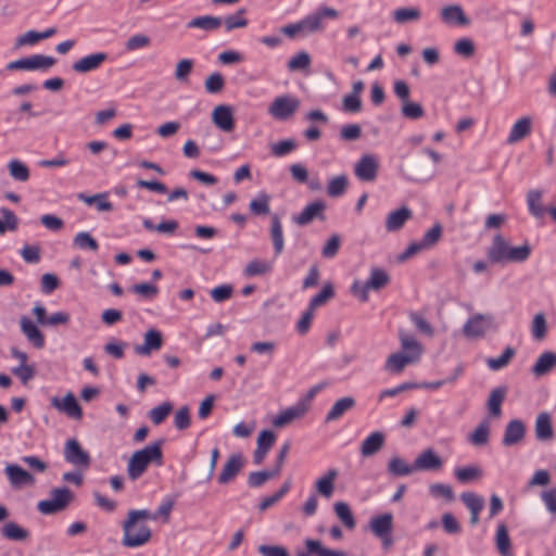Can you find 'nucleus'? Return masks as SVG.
Masks as SVG:
<instances>
[{
    "label": "nucleus",
    "mask_w": 556,
    "mask_h": 556,
    "mask_svg": "<svg viewBox=\"0 0 556 556\" xmlns=\"http://www.w3.org/2000/svg\"><path fill=\"white\" fill-rule=\"evenodd\" d=\"M151 45V38L146 34H136L130 36L125 42V50L132 52L148 48Z\"/></svg>",
    "instance_id": "58"
},
{
    "label": "nucleus",
    "mask_w": 556,
    "mask_h": 556,
    "mask_svg": "<svg viewBox=\"0 0 556 556\" xmlns=\"http://www.w3.org/2000/svg\"><path fill=\"white\" fill-rule=\"evenodd\" d=\"M507 394V387L501 386L493 389L489 395L486 406L492 417H500L502 415V404Z\"/></svg>",
    "instance_id": "34"
},
{
    "label": "nucleus",
    "mask_w": 556,
    "mask_h": 556,
    "mask_svg": "<svg viewBox=\"0 0 556 556\" xmlns=\"http://www.w3.org/2000/svg\"><path fill=\"white\" fill-rule=\"evenodd\" d=\"M416 364L407 354L395 352L390 354L384 363V370L390 374H401L406 366Z\"/></svg>",
    "instance_id": "32"
},
{
    "label": "nucleus",
    "mask_w": 556,
    "mask_h": 556,
    "mask_svg": "<svg viewBox=\"0 0 556 556\" xmlns=\"http://www.w3.org/2000/svg\"><path fill=\"white\" fill-rule=\"evenodd\" d=\"M244 465V459L241 454H232L228 457L220 473L217 477L219 484L230 483L237 475L241 471Z\"/></svg>",
    "instance_id": "17"
},
{
    "label": "nucleus",
    "mask_w": 556,
    "mask_h": 556,
    "mask_svg": "<svg viewBox=\"0 0 556 556\" xmlns=\"http://www.w3.org/2000/svg\"><path fill=\"white\" fill-rule=\"evenodd\" d=\"M454 473L458 482L469 483L479 480L482 477L483 471L478 465H469L456 468Z\"/></svg>",
    "instance_id": "41"
},
{
    "label": "nucleus",
    "mask_w": 556,
    "mask_h": 556,
    "mask_svg": "<svg viewBox=\"0 0 556 556\" xmlns=\"http://www.w3.org/2000/svg\"><path fill=\"white\" fill-rule=\"evenodd\" d=\"M384 445V434L380 431L370 433L361 444V455L370 457L377 454Z\"/></svg>",
    "instance_id": "30"
},
{
    "label": "nucleus",
    "mask_w": 556,
    "mask_h": 556,
    "mask_svg": "<svg viewBox=\"0 0 556 556\" xmlns=\"http://www.w3.org/2000/svg\"><path fill=\"white\" fill-rule=\"evenodd\" d=\"M391 281L390 275L387 270L372 267L370 270L369 278L364 282L365 290L369 291H379L386 288Z\"/></svg>",
    "instance_id": "28"
},
{
    "label": "nucleus",
    "mask_w": 556,
    "mask_h": 556,
    "mask_svg": "<svg viewBox=\"0 0 556 556\" xmlns=\"http://www.w3.org/2000/svg\"><path fill=\"white\" fill-rule=\"evenodd\" d=\"M108 60L105 52H97L86 55L73 63V71L79 74H86L98 70Z\"/></svg>",
    "instance_id": "20"
},
{
    "label": "nucleus",
    "mask_w": 556,
    "mask_h": 556,
    "mask_svg": "<svg viewBox=\"0 0 556 556\" xmlns=\"http://www.w3.org/2000/svg\"><path fill=\"white\" fill-rule=\"evenodd\" d=\"M223 24V20L217 16L204 15L197 16L188 22V28H200L206 31L216 30Z\"/></svg>",
    "instance_id": "40"
},
{
    "label": "nucleus",
    "mask_w": 556,
    "mask_h": 556,
    "mask_svg": "<svg viewBox=\"0 0 556 556\" xmlns=\"http://www.w3.org/2000/svg\"><path fill=\"white\" fill-rule=\"evenodd\" d=\"M174 505H175V502L172 498L166 497L161 503V505L159 506V508L155 513H152L149 510L150 517H148V518L152 521H156V520L161 519L164 523H167L170 519V513L174 508Z\"/></svg>",
    "instance_id": "51"
},
{
    "label": "nucleus",
    "mask_w": 556,
    "mask_h": 556,
    "mask_svg": "<svg viewBox=\"0 0 556 556\" xmlns=\"http://www.w3.org/2000/svg\"><path fill=\"white\" fill-rule=\"evenodd\" d=\"M531 331L535 340H543L546 337L547 324L543 313H538L533 317Z\"/></svg>",
    "instance_id": "61"
},
{
    "label": "nucleus",
    "mask_w": 556,
    "mask_h": 556,
    "mask_svg": "<svg viewBox=\"0 0 556 556\" xmlns=\"http://www.w3.org/2000/svg\"><path fill=\"white\" fill-rule=\"evenodd\" d=\"M269 202L270 197L267 193L261 192L250 202L249 208L254 215H267L270 211Z\"/></svg>",
    "instance_id": "52"
},
{
    "label": "nucleus",
    "mask_w": 556,
    "mask_h": 556,
    "mask_svg": "<svg viewBox=\"0 0 556 556\" xmlns=\"http://www.w3.org/2000/svg\"><path fill=\"white\" fill-rule=\"evenodd\" d=\"M535 438L539 441H549L554 438V429L552 425V418L548 413H541L535 419Z\"/></svg>",
    "instance_id": "33"
},
{
    "label": "nucleus",
    "mask_w": 556,
    "mask_h": 556,
    "mask_svg": "<svg viewBox=\"0 0 556 556\" xmlns=\"http://www.w3.org/2000/svg\"><path fill=\"white\" fill-rule=\"evenodd\" d=\"M339 471L336 468H330L325 475L315 481L316 492L325 498H330L333 495L334 482L338 478Z\"/></svg>",
    "instance_id": "25"
},
{
    "label": "nucleus",
    "mask_w": 556,
    "mask_h": 556,
    "mask_svg": "<svg viewBox=\"0 0 556 556\" xmlns=\"http://www.w3.org/2000/svg\"><path fill=\"white\" fill-rule=\"evenodd\" d=\"M300 100L290 94H282L273 100L268 113L276 121L290 119L300 108Z\"/></svg>",
    "instance_id": "5"
},
{
    "label": "nucleus",
    "mask_w": 556,
    "mask_h": 556,
    "mask_svg": "<svg viewBox=\"0 0 556 556\" xmlns=\"http://www.w3.org/2000/svg\"><path fill=\"white\" fill-rule=\"evenodd\" d=\"M356 401L352 396H344L334 402L325 417V422H332L340 419L346 412L353 409Z\"/></svg>",
    "instance_id": "29"
},
{
    "label": "nucleus",
    "mask_w": 556,
    "mask_h": 556,
    "mask_svg": "<svg viewBox=\"0 0 556 556\" xmlns=\"http://www.w3.org/2000/svg\"><path fill=\"white\" fill-rule=\"evenodd\" d=\"M270 239L273 241L275 255H280L285 249V238L280 217L276 214L271 216Z\"/></svg>",
    "instance_id": "35"
},
{
    "label": "nucleus",
    "mask_w": 556,
    "mask_h": 556,
    "mask_svg": "<svg viewBox=\"0 0 556 556\" xmlns=\"http://www.w3.org/2000/svg\"><path fill=\"white\" fill-rule=\"evenodd\" d=\"M149 509H130L122 522V545L127 548H136L151 541L152 530L147 521L150 520Z\"/></svg>",
    "instance_id": "1"
},
{
    "label": "nucleus",
    "mask_w": 556,
    "mask_h": 556,
    "mask_svg": "<svg viewBox=\"0 0 556 556\" xmlns=\"http://www.w3.org/2000/svg\"><path fill=\"white\" fill-rule=\"evenodd\" d=\"M212 121L216 127L225 132H230L235 128L233 113L228 105H217L212 112Z\"/></svg>",
    "instance_id": "21"
},
{
    "label": "nucleus",
    "mask_w": 556,
    "mask_h": 556,
    "mask_svg": "<svg viewBox=\"0 0 556 556\" xmlns=\"http://www.w3.org/2000/svg\"><path fill=\"white\" fill-rule=\"evenodd\" d=\"M421 12L417 8H400L393 12V18L397 24L418 21Z\"/></svg>",
    "instance_id": "53"
},
{
    "label": "nucleus",
    "mask_w": 556,
    "mask_h": 556,
    "mask_svg": "<svg viewBox=\"0 0 556 556\" xmlns=\"http://www.w3.org/2000/svg\"><path fill=\"white\" fill-rule=\"evenodd\" d=\"M533 119L531 116H522L517 119L511 126L506 142L508 144H515L526 139L532 132Z\"/></svg>",
    "instance_id": "18"
},
{
    "label": "nucleus",
    "mask_w": 556,
    "mask_h": 556,
    "mask_svg": "<svg viewBox=\"0 0 556 556\" xmlns=\"http://www.w3.org/2000/svg\"><path fill=\"white\" fill-rule=\"evenodd\" d=\"M245 10L240 9L235 14L228 15L223 20L227 31H231L236 28H243L248 25V20L244 17Z\"/></svg>",
    "instance_id": "55"
},
{
    "label": "nucleus",
    "mask_w": 556,
    "mask_h": 556,
    "mask_svg": "<svg viewBox=\"0 0 556 556\" xmlns=\"http://www.w3.org/2000/svg\"><path fill=\"white\" fill-rule=\"evenodd\" d=\"M162 444L163 441L159 440L131 454L126 469L127 476L131 481L138 480L151 464H162Z\"/></svg>",
    "instance_id": "3"
},
{
    "label": "nucleus",
    "mask_w": 556,
    "mask_h": 556,
    "mask_svg": "<svg viewBox=\"0 0 556 556\" xmlns=\"http://www.w3.org/2000/svg\"><path fill=\"white\" fill-rule=\"evenodd\" d=\"M162 344V333L159 330L150 329L144 333L143 343L136 345L134 350L138 355H150L151 352L160 350Z\"/></svg>",
    "instance_id": "24"
},
{
    "label": "nucleus",
    "mask_w": 556,
    "mask_h": 556,
    "mask_svg": "<svg viewBox=\"0 0 556 556\" xmlns=\"http://www.w3.org/2000/svg\"><path fill=\"white\" fill-rule=\"evenodd\" d=\"M495 545L502 556H513L511 542L505 523H500L495 533Z\"/></svg>",
    "instance_id": "37"
},
{
    "label": "nucleus",
    "mask_w": 556,
    "mask_h": 556,
    "mask_svg": "<svg viewBox=\"0 0 556 556\" xmlns=\"http://www.w3.org/2000/svg\"><path fill=\"white\" fill-rule=\"evenodd\" d=\"M194 62L191 59H181L175 67V79L180 83L188 81V77L193 70Z\"/></svg>",
    "instance_id": "59"
},
{
    "label": "nucleus",
    "mask_w": 556,
    "mask_h": 556,
    "mask_svg": "<svg viewBox=\"0 0 556 556\" xmlns=\"http://www.w3.org/2000/svg\"><path fill=\"white\" fill-rule=\"evenodd\" d=\"M399 340L402 348V353L407 354L412 359L418 363L424 354L422 344L404 329L399 330Z\"/></svg>",
    "instance_id": "16"
},
{
    "label": "nucleus",
    "mask_w": 556,
    "mask_h": 556,
    "mask_svg": "<svg viewBox=\"0 0 556 556\" xmlns=\"http://www.w3.org/2000/svg\"><path fill=\"white\" fill-rule=\"evenodd\" d=\"M271 263L267 261H258L254 260L248 263L245 266L244 273L247 276H258L267 274L271 270Z\"/></svg>",
    "instance_id": "62"
},
{
    "label": "nucleus",
    "mask_w": 556,
    "mask_h": 556,
    "mask_svg": "<svg viewBox=\"0 0 556 556\" xmlns=\"http://www.w3.org/2000/svg\"><path fill=\"white\" fill-rule=\"evenodd\" d=\"M415 469V463L413 465L407 464L403 458L393 456L388 463V472L394 477H404L412 475Z\"/></svg>",
    "instance_id": "39"
},
{
    "label": "nucleus",
    "mask_w": 556,
    "mask_h": 556,
    "mask_svg": "<svg viewBox=\"0 0 556 556\" xmlns=\"http://www.w3.org/2000/svg\"><path fill=\"white\" fill-rule=\"evenodd\" d=\"M369 529L376 538L381 540L384 548H389L393 544V515L391 513L371 518Z\"/></svg>",
    "instance_id": "6"
},
{
    "label": "nucleus",
    "mask_w": 556,
    "mask_h": 556,
    "mask_svg": "<svg viewBox=\"0 0 556 556\" xmlns=\"http://www.w3.org/2000/svg\"><path fill=\"white\" fill-rule=\"evenodd\" d=\"M290 488H291V479H287L275 494L264 497L260 502L258 509L261 511H265L266 509H268L269 507L275 505L289 492Z\"/></svg>",
    "instance_id": "49"
},
{
    "label": "nucleus",
    "mask_w": 556,
    "mask_h": 556,
    "mask_svg": "<svg viewBox=\"0 0 556 556\" xmlns=\"http://www.w3.org/2000/svg\"><path fill=\"white\" fill-rule=\"evenodd\" d=\"M0 213L3 216V219H0V235L5 233L8 230H16L18 225V218L16 215L7 207H2Z\"/></svg>",
    "instance_id": "56"
},
{
    "label": "nucleus",
    "mask_w": 556,
    "mask_h": 556,
    "mask_svg": "<svg viewBox=\"0 0 556 556\" xmlns=\"http://www.w3.org/2000/svg\"><path fill=\"white\" fill-rule=\"evenodd\" d=\"M494 328V317L491 314H476L463 326V333L469 339L481 338Z\"/></svg>",
    "instance_id": "7"
},
{
    "label": "nucleus",
    "mask_w": 556,
    "mask_h": 556,
    "mask_svg": "<svg viewBox=\"0 0 556 556\" xmlns=\"http://www.w3.org/2000/svg\"><path fill=\"white\" fill-rule=\"evenodd\" d=\"M4 473L13 490L34 486L36 483V478L17 464H7Z\"/></svg>",
    "instance_id": "10"
},
{
    "label": "nucleus",
    "mask_w": 556,
    "mask_h": 556,
    "mask_svg": "<svg viewBox=\"0 0 556 556\" xmlns=\"http://www.w3.org/2000/svg\"><path fill=\"white\" fill-rule=\"evenodd\" d=\"M490 425L489 421H481L470 433L468 440L472 445L483 446L489 442Z\"/></svg>",
    "instance_id": "46"
},
{
    "label": "nucleus",
    "mask_w": 556,
    "mask_h": 556,
    "mask_svg": "<svg viewBox=\"0 0 556 556\" xmlns=\"http://www.w3.org/2000/svg\"><path fill=\"white\" fill-rule=\"evenodd\" d=\"M338 11L323 7L316 12L306 15L303 20L300 21L302 31L304 35H309L313 33L321 31L324 29V18H337Z\"/></svg>",
    "instance_id": "9"
},
{
    "label": "nucleus",
    "mask_w": 556,
    "mask_h": 556,
    "mask_svg": "<svg viewBox=\"0 0 556 556\" xmlns=\"http://www.w3.org/2000/svg\"><path fill=\"white\" fill-rule=\"evenodd\" d=\"M311 65V56L307 52L301 51L288 62V70L291 72L307 70Z\"/></svg>",
    "instance_id": "60"
},
{
    "label": "nucleus",
    "mask_w": 556,
    "mask_h": 556,
    "mask_svg": "<svg viewBox=\"0 0 556 556\" xmlns=\"http://www.w3.org/2000/svg\"><path fill=\"white\" fill-rule=\"evenodd\" d=\"M1 534L8 540L25 541L29 538V531L22 528L14 521L7 522L1 528Z\"/></svg>",
    "instance_id": "42"
},
{
    "label": "nucleus",
    "mask_w": 556,
    "mask_h": 556,
    "mask_svg": "<svg viewBox=\"0 0 556 556\" xmlns=\"http://www.w3.org/2000/svg\"><path fill=\"white\" fill-rule=\"evenodd\" d=\"M51 498L38 502L37 509L43 515H53L64 510L73 501L74 495L66 486L52 489Z\"/></svg>",
    "instance_id": "4"
},
{
    "label": "nucleus",
    "mask_w": 556,
    "mask_h": 556,
    "mask_svg": "<svg viewBox=\"0 0 556 556\" xmlns=\"http://www.w3.org/2000/svg\"><path fill=\"white\" fill-rule=\"evenodd\" d=\"M10 176L21 182H26L30 177L29 168L25 163L17 159H13L8 163Z\"/></svg>",
    "instance_id": "45"
},
{
    "label": "nucleus",
    "mask_w": 556,
    "mask_h": 556,
    "mask_svg": "<svg viewBox=\"0 0 556 556\" xmlns=\"http://www.w3.org/2000/svg\"><path fill=\"white\" fill-rule=\"evenodd\" d=\"M51 405L72 419L80 420L83 418V409L72 392H67L62 399L52 397Z\"/></svg>",
    "instance_id": "12"
},
{
    "label": "nucleus",
    "mask_w": 556,
    "mask_h": 556,
    "mask_svg": "<svg viewBox=\"0 0 556 556\" xmlns=\"http://www.w3.org/2000/svg\"><path fill=\"white\" fill-rule=\"evenodd\" d=\"M379 168L378 159L372 154H364L355 164L354 173L363 181H374Z\"/></svg>",
    "instance_id": "14"
},
{
    "label": "nucleus",
    "mask_w": 556,
    "mask_h": 556,
    "mask_svg": "<svg viewBox=\"0 0 556 556\" xmlns=\"http://www.w3.org/2000/svg\"><path fill=\"white\" fill-rule=\"evenodd\" d=\"M55 64V59L50 55L34 54L18 59L7 64L8 71H36L48 70Z\"/></svg>",
    "instance_id": "8"
},
{
    "label": "nucleus",
    "mask_w": 556,
    "mask_h": 556,
    "mask_svg": "<svg viewBox=\"0 0 556 556\" xmlns=\"http://www.w3.org/2000/svg\"><path fill=\"white\" fill-rule=\"evenodd\" d=\"M304 545L306 551H298L295 556H346L345 552L328 548L318 540L306 539Z\"/></svg>",
    "instance_id": "22"
},
{
    "label": "nucleus",
    "mask_w": 556,
    "mask_h": 556,
    "mask_svg": "<svg viewBox=\"0 0 556 556\" xmlns=\"http://www.w3.org/2000/svg\"><path fill=\"white\" fill-rule=\"evenodd\" d=\"M64 458L67 463L76 466L88 468L90 465V455L85 451L80 443L75 439H70L65 443Z\"/></svg>",
    "instance_id": "11"
},
{
    "label": "nucleus",
    "mask_w": 556,
    "mask_h": 556,
    "mask_svg": "<svg viewBox=\"0 0 556 556\" xmlns=\"http://www.w3.org/2000/svg\"><path fill=\"white\" fill-rule=\"evenodd\" d=\"M333 510L336 513V516L345 526V528H348L349 530H352L356 527V520H355L348 503H345V502L334 503Z\"/></svg>",
    "instance_id": "44"
},
{
    "label": "nucleus",
    "mask_w": 556,
    "mask_h": 556,
    "mask_svg": "<svg viewBox=\"0 0 556 556\" xmlns=\"http://www.w3.org/2000/svg\"><path fill=\"white\" fill-rule=\"evenodd\" d=\"M554 367H556V353L546 351L536 359L532 367V372L540 377L548 374Z\"/></svg>",
    "instance_id": "36"
},
{
    "label": "nucleus",
    "mask_w": 556,
    "mask_h": 556,
    "mask_svg": "<svg viewBox=\"0 0 556 556\" xmlns=\"http://www.w3.org/2000/svg\"><path fill=\"white\" fill-rule=\"evenodd\" d=\"M413 217V212L406 206L392 211L386 218V229L394 232L403 228L405 223Z\"/></svg>",
    "instance_id": "26"
},
{
    "label": "nucleus",
    "mask_w": 556,
    "mask_h": 556,
    "mask_svg": "<svg viewBox=\"0 0 556 556\" xmlns=\"http://www.w3.org/2000/svg\"><path fill=\"white\" fill-rule=\"evenodd\" d=\"M460 498L469 511L480 513L483 509V498L473 492H464Z\"/></svg>",
    "instance_id": "63"
},
{
    "label": "nucleus",
    "mask_w": 556,
    "mask_h": 556,
    "mask_svg": "<svg viewBox=\"0 0 556 556\" xmlns=\"http://www.w3.org/2000/svg\"><path fill=\"white\" fill-rule=\"evenodd\" d=\"M308 410V404L306 401H300L287 409L280 412L275 419L273 425L276 428H283L294 420L301 419L305 416Z\"/></svg>",
    "instance_id": "13"
},
{
    "label": "nucleus",
    "mask_w": 556,
    "mask_h": 556,
    "mask_svg": "<svg viewBox=\"0 0 556 556\" xmlns=\"http://www.w3.org/2000/svg\"><path fill=\"white\" fill-rule=\"evenodd\" d=\"M412 174L414 180L427 181L434 176V168L425 164L421 160L412 162Z\"/></svg>",
    "instance_id": "48"
},
{
    "label": "nucleus",
    "mask_w": 556,
    "mask_h": 556,
    "mask_svg": "<svg viewBox=\"0 0 556 556\" xmlns=\"http://www.w3.org/2000/svg\"><path fill=\"white\" fill-rule=\"evenodd\" d=\"M334 295L333 287L330 282L324 285L321 290L311 299L308 307L315 311L317 307L324 305Z\"/></svg>",
    "instance_id": "54"
},
{
    "label": "nucleus",
    "mask_w": 556,
    "mask_h": 556,
    "mask_svg": "<svg viewBox=\"0 0 556 556\" xmlns=\"http://www.w3.org/2000/svg\"><path fill=\"white\" fill-rule=\"evenodd\" d=\"M73 243L75 247L81 250L97 251L99 248L97 240L92 238L90 233L85 231L78 232L75 236Z\"/></svg>",
    "instance_id": "64"
},
{
    "label": "nucleus",
    "mask_w": 556,
    "mask_h": 556,
    "mask_svg": "<svg viewBox=\"0 0 556 556\" xmlns=\"http://www.w3.org/2000/svg\"><path fill=\"white\" fill-rule=\"evenodd\" d=\"M516 350L511 346H507L498 357H491L486 359L488 367L491 370H500L506 367L514 358Z\"/></svg>",
    "instance_id": "47"
},
{
    "label": "nucleus",
    "mask_w": 556,
    "mask_h": 556,
    "mask_svg": "<svg viewBox=\"0 0 556 556\" xmlns=\"http://www.w3.org/2000/svg\"><path fill=\"white\" fill-rule=\"evenodd\" d=\"M526 435V426L520 419L510 420L504 432L502 440L503 445L511 446L520 443Z\"/></svg>",
    "instance_id": "23"
},
{
    "label": "nucleus",
    "mask_w": 556,
    "mask_h": 556,
    "mask_svg": "<svg viewBox=\"0 0 556 556\" xmlns=\"http://www.w3.org/2000/svg\"><path fill=\"white\" fill-rule=\"evenodd\" d=\"M325 210L326 204L324 201H314L306 205L299 215L293 216V222L299 226H305L314 219L325 220Z\"/></svg>",
    "instance_id": "15"
},
{
    "label": "nucleus",
    "mask_w": 556,
    "mask_h": 556,
    "mask_svg": "<svg viewBox=\"0 0 556 556\" xmlns=\"http://www.w3.org/2000/svg\"><path fill=\"white\" fill-rule=\"evenodd\" d=\"M441 18L446 24H455L459 26H467L470 23L459 4L444 7L441 10Z\"/></svg>",
    "instance_id": "27"
},
{
    "label": "nucleus",
    "mask_w": 556,
    "mask_h": 556,
    "mask_svg": "<svg viewBox=\"0 0 556 556\" xmlns=\"http://www.w3.org/2000/svg\"><path fill=\"white\" fill-rule=\"evenodd\" d=\"M78 198L87 205L94 204L99 212H110L113 210L112 203L108 201L106 193H97L93 195H86L84 193H80Z\"/></svg>",
    "instance_id": "43"
},
{
    "label": "nucleus",
    "mask_w": 556,
    "mask_h": 556,
    "mask_svg": "<svg viewBox=\"0 0 556 556\" xmlns=\"http://www.w3.org/2000/svg\"><path fill=\"white\" fill-rule=\"evenodd\" d=\"M531 252L532 248L528 242L513 247L503 235L496 233L488 248L486 255L493 264L523 263L530 257Z\"/></svg>",
    "instance_id": "2"
},
{
    "label": "nucleus",
    "mask_w": 556,
    "mask_h": 556,
    "mask_svg": "<svg viewBox=\"0 0 556 556\" xmlns=\"http://www.w3.org/2000/svg\"><path fill=\"white\" fill-rule=\"evenodd\" d=\"M173 404L170 402H164L163 404L153 407L149 412V417L154 425H161L172 413Z\"/></svg>",
    "instance_id": "57"
},
{
    "label": "nucleus",
    "mask_w": 556,
    "mask_h": 556,
    "mask_svg": "<svg viewBox=\"0 0 556 556\" xmlns=\"http://www.w3.org/2000/svg\"><path fill=\"white\" fill-rule=\"evenodd\" d=\"M349 186V180L346 175H339L331 178L328 182L327 193L331 198L341 197Z\"/></svg>",
    "instance_id": "50"
},
{
    "label": "nucleus",
    "mask_w": 556,
    "mask_h": 556,
    "mask_svg": "<svg viewBox=\"0 0 556 556\" xmlns=\"http://www.w3.org/2000/svg\"><path fill=\"white\" fill-rule=\"evenodd\" d=\"M443 466V459L432 450L422 451L415 459L416 471H437Z\"/></svg>",
    "instance_id": "19"
},
{
    "label": "nucleus",
    "mask_w": 556,
    "mask_h": 556,
    "mask_svg": "<svg viewBox=\"0 0 556 556\" xmlns=\"http://www.w3.org/2000/svg\"><path fill=\"white\" fill-rule=\"evenodd\" d=\"M21 330L27 338V340L37 349H41L45 345V337L41 333V331L38 329L36 325L33 324V321L26 317L23 316L21 318Z\"/></svg>",
    "instance_id": "31"
},
{
    "label": "nucleus",
    "mask_w": 556,
    "mask_h": 556,
    "mask_svg": "<svg viewBox=\"0 0 556 556\" xmlns=\"http://www.w3.org/2000/svg\"><path fill=\"white\" fill-rule=\"evenodd\" d=\"M527 204L530 214L535 218L544 216L546 208L542 203V191L538 189H531L527 193Z\"/></svg>",
    "instance_id": "38"
}]
</instances>
